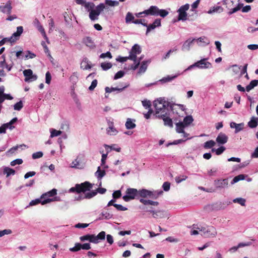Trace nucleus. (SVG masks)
Here are the masks:
<instances>
[{"mask_svg":"<svg viewBox=\"0 0 258 258\" xmlns=\"http://www.w3.org/2000/svg\"><path fill=\"white\" fill-rule=\"evenodd\" d=\"M154 105L156 110L155 114L160 117L162 114L167 115L169 112V103L164 98H159L154 101Z\"/></svg>","mask_w":258,"mask_h":258,"instance_id":"f257e3e1","label":"nucleus"},{"mask_svg":"<svg viewBox=\"0 0 258 258\" xmlns=\"http://www.w3.org/2000/svg\"><path fill=\"white\" fill-rule=\"evenodd\" d=\"M198 228L201 235L207 238H214L217 235V232L216 229L212 226H204L201 225H195L194 227Z\"/></svg>","mask_w":258,"mask_h":258,"instance_id":"f03ea898","label":"nucleus"},{"mask_svg":"<svg viewBox=\"0 0 258 258\" xmlns=\"http://www.w3.org/2000/svg\"><path fill=\"white\" fill-rule=\"evenodd\" d=\"M222 4L226 8L230 10L229 15H231L240 10L243 4L239 3V0H223Z\"/></svg>","mask_w":258,"mask_h":258,"instance_id":"7ed1b4c3","label":"nucleus"},{"mask_svg":"<svg viewBox=\"0 0 258 258\" xmlns=\"http://www.w3.org/2000/svg\"><path fill=\"white\" fill-rule=\"evenodd\" d=\"M106 233L104 231L100 232L97 235L94 234H86L80 237L81 241H88L95 244L98 243L100 240H104Z\"/></svg>","mask_w":258,"mask_h":258,"instance_id":"20e7f679","label":"nucleus"},{"mask_svg":"<svg viewBox=\"0 0 258 258\" xmlns=\"http://www.w3.org/2000/svg\"><path fill=\"white\" fill-rule=\"evenodd\" d=\"M144 13L146 15L159 16L162 18L165 17L169 14L167 10L159 9L158 7L155 6H151L148 9L145 10Z\"/></svg>","mask_w":258,"mask_h":258,"instance_id":"39448f33","label":"nucleus"},{"mask_svg":"<svg viewBox=\"0 0 258 258\" xmlns=\"http://www.w3.org/2000/svg\"><path fill=\"white\" fill-rule=\"evenodd\" d=\"M93 187V185L88 181H85L81 184H76L75 186L72 187L69 190L70 192L85 193L90 191Z\"/></svg>","mask_w":258,"mask_h":258,"instance_id":"423d86ee","label":"nucleus"},{"mask_svg":"<svg viewBox=\"0 0 258 258\" xmlns=\"http://www.w3.org/2000/svg\"><path fill=\"white\" fill-rule=\"evenodd\" d=\"M194 121L193 117L191 115L185 116L182 122L180 121L175 124L176 131L177 133H180L183 132V129L188 126Z\"/></svg>","mask_w":258,"mask_h":258,"instance_id":"0eeeda50","label":"nucleus"},{"mask_svg":"<svg viewBox=\"0 0 258 258\" xmlns=\"http://www.w3.org/2000/svg\"><path fill=\"white\" fill-rule=\"evenodd\" d=\"M23 28L22 26H19L17 28V32L13 34L10 38H5L0 41V46L3 45L6 41H10L11 43L15 42L23 33Z\"/></svg>","mask_w":258,"mask_h":258,"instance_id":"6e6552de","label":"nucleus"},{"mask_svg":"<svg viewBox=\"0 0 258 258\" xmlns=\"http://www.w3.org/2000/svg\"><path fill=\"white\" fill-rule=\"evenodd\" d=\"M139 196L143 198H150L152 199H157L159 196L162 194V191H151L145 189L138 190Z\"/></svg>","mask_w":258,"mask_h":258,"instance_id":"1a4fd4ad","label":"nucleus"},{"mask_svg":"<svg viewBox=\"0 0 258 258\" xmlns=\"http://www.w3.org/2000/svg\"><path fill=\"white\" fill-rule=\"evenodd\" d=\"M105 8L104 5L103 4H100L98 5L96 8L93 9L89 13V18L92 21H95L98 19V16L100 14L101 12Z\"/></svg>","mask_w":258,"mask_h":258,"instance_id":"9d476101","label":"nucleus"},{"mask_svg":"<svg viewBox=\"0 0 258 258\" xmlns=\"http://www.w3.org/2000/svg\"><path fill=\"white\" fill-rule=\"evenodd\" d=\"M139 196V191L136 188H129L126 190V195L122 198L125 202H128L138 198Z\"/></svg>","mask_w":258,"mask_h":258,"instance_id":"9b49d317","label":"nucleus"},{"mask_svg":"<svg viewBox=\"0 0 258 258\" xmlns=\"http://www.w3.org/2000/svg\"><path fill=\"white\" fill-rule=\"evenodd\" d=\"M142 50L140 46L137 44H135L132 48L130 52V59L134 61V62L137 61V55L141 53Z\"/></svg>","mask_w":258,"mask_h":258,"instance_id":"f8f14e48","label":"nucleus"},{"mask_svg":"<svg viewBox=\"0 0 258 258\" xmlns=\"http://www.w3.org/2000/svg\"><path fill=\"white\" fill-rule=\"evenodd\" d=\"M189 5L187 4L181 6L178 10L177 12L178 13V21H185L187 18L186 11L189 9Z\"/></svg>","mask_w":258,"mask_h":258,"instance_id":"ddd939ff","label":"nucleus"},{"mask_svg":"<svg viewBox=\"0 0 258 258\" xmlns=\"http://www.w3.org/2000/svg\"><path fill=\"white\" fill-rule=\"evenodd\" d=\"M23 74L25 76V81L26 82H32L37 79V76L33 74V71L31 69L25 70L23 71Z\"/></svg>","mask_w":258,"mask_h":258,"instance_id":"4468645a","label":"nucleus"},{"mask_svg":"<svg viewBox=\"0 0 258 258\" xmlns=\"http://www.w3.org/2000/svg\"><path fill=\"white\" fill-rule=\"evenodd\" d=\"M12 7L11 1H8L6 4L0 5V11L3 13L10 15L12 12Z\"/></svg>","mask_w":258,"mask_h":258,"instance_id":"2eb2a0df","label":"nucleus"},{"mask_svg":"<svg viewBox=\"0 0 258 258\" xmlns=\"http://www.w3.org/2000/svg\"><path fill=\"white\" fill-rule=\"evenodd\" d=\"M214 185L217 189L224 188L228 186V180L227 178L215 180Z\"/></svg>","mask_w":258,"mask_h":258,"instance_id":"dca6fc26","label":"nucleus"},{"mask_svg":"<svg viewBox=\"0 0 258 258\" xmlns=\"http://www.w3.org/2000/svg\"><path fill=\"white\" fill-rule=\"evenodd\" d=\"M207 58H203L196 62L197 68L201 69L211 68L212 64L210 62L207 61Z\"/></svg>","mask_w":258,"mask_h":258,"instance_id":"f3484780","label":"nucleus"},{"mask_svg":"<svg viewBox=\"0 0 258 258\" xmlns=\"http://www.w3.org/2000/svg\"><path fill=\"white\" fill-rule=\"evenodd\" d=\"M70 167L73 168L81 169L84 168L85 163L83 162L79 157H77L72 162Z\"/></svg>","mask_w":258,"mask_h":258,"instance_id":"a211bd4d","label":"nucleus"},{"mask_svg":"<svg viewBox=\"0 0 258 258\" xmlns=\"http://www.w3.org/2000/svg\"><path fill=\"white\" fill-rule=\"evenodd\" d=\"M161 26V20L156 19L152 24L147 25L146 34H147L151 30L155 29L156 27Z\"/></svg>","mask_w":258,"mask_h":258,"instance_id":"6ab92c4d","label":"nucleus"},{"mask_svg":"<svg viewBox=\"0 0 258 258\" xmlns=\"http://www.w3.org/2000/svg\"><path fill=\"white\" fill-rule=\"evenodd\" d=\"M198 45L200 46H205L208 45L210 41V40L206 36H202L198 39H196Z\"/></svg>","mask_w":258,"mask_h":258,"instance_id":"aec40b11","label":"nucleus"},{"mask_svg":"<svg viewBox=\"0 0 258 258\" xmlns=\"http://www.w3.org/2000/svg\"><path fill=\"white\" fill-rule=\"evenodd\" d=\"M108 127L106 128V132L108 135L115 136L118 133L117 130L114 127L113 123L111 121L108 122Z\"/></svg>","mask_w":258,"mask_h":258,"instance_id":"412c9836","label":"nucleus"},{"mask_svg":"<svg viewBox=\"0 0 258 258\" xmlns=\"http://www.w3.org/2000/svg\"><path fill=\"white\" fill-rule=\"evenodd\" d=\"M228 138L226 134L220 133L216 138V142L219 144H224L228 141Z\"/></svg>","mask_w":258,"mask_h":258,"instance_id":"4be33fe9","label":"nucleus"},{"mask_svg":"<svg viewBox=\"0 0 258 258\" xmlns=\"http://www.w3.org/2000/svg\"><path fill=\"white\" fill-rule=\"evenodd\" d=\"M244 123L243 122L240 123H236L234 122H231L230 123V126L231 128H235V133H237L244 128Z\"/></svg>","mask_w":258,"mask_h":258,"instance_id":"5701e85b","label":"nucleus"},{"mask_svg":"<svg viewBox=\"0 0 258 258\" xmlns=\"http://www.w3.org/2000/svg\"><path fill=\"white\" fill-rule=\"evenodd\" d=\"M97 194V192L95 191H91L85 194L84 196H79L78 197H75L76 200H82L84 199H90L95 196Z\"/></svg>","mask_w":258,"mask_h":258,"instance_id":"b1692460","label":"nucleus"},{"mask_svg":"<svg viewBox=\"0 0 258 258\" xmlns=\"http://www.w3.org/2000/svg\"><path fill=\"white\" fill-rule=\"evenodd\" d=\"M57 194V189L53 188L52 190L46 192L41 196V198L43 200L46 199H52L51 198L55 196Z\"/></svg>","mask_w":258,"mask_h":258,"instance_id":"393cba45","label":"nucleus"},{"mask_svg":"<svg viewBox=\"0 0 258 258\" xmlns=\"http://www.w3.org/2000/svg\"><path fill=\"white\" fill-rule=\"evenodd\" d=\"M195 38H189L186 40L182 46V50L183 51H189L190 50L191 45H192V43L195 41Z\"/></svg>","mask_w":258,"mask_h":258,"instance_id":"a878e982","label":"nucleus"},{"mask_svg":"<svg viewBox=\"0 0 258 258\" xmlns=\"http://www.w3.org/2000/svg\"><path fill=\"white\" fill-rule=\"evenodd\" d=\"M135 122L136 119L127 118L125 123L126 128L127 130H131L135 128L136 126Z\"/></svg>","mask_w":258,"mask_h":258,"instance_id":"bb28decb","label":"nucleus"},{"mask_svg":"<svg viewBox=\"0 0 258 258\" xmlns=\"http://www.w3.org/2000/svg\"><path fill=\"white\" fill-rule=\"evenodd\" d=\"M159 117L161 118L163 120L165 125L171 127L173 126L172 120L167 116V115L162 114V115H160Z\"/></svg>","mask_w":258,"mask_h":258,"instance_id":"cd10ccee","label":"nucleus"},{"mask_svg":"<svg viewBox=\"0 0 258 258\" xmlns=\"http://www.w3.org/2000/svg\"><path fill=\"white\" fill-rule=\"evenodd\" d=\"M17 120L18 118L17 117H14L10 122L3 124L2 126L5 128V132L6 131V129L7 128H9L10 130H12L15 127L14 126L12 125V124L15 123Z\"/></svg>","mask_w":258,"mask_h":258,"instance_id":"c85d7f7f","label":"nucleus"},{"mask_svg":"<svg viewBox=\"0 0 258 258\" xmlns=\"http://www.w3.org/2000/svg\"><path fill=\"white\" fill-rule=\"evenodd\" d=\"M247 125L251 128L256 127L258 125V118L255 116L251 117L250 120L248 122Z\"/></svg>","mask_w":258,"mask_h":258,"instance_id":"c756f323","label":"nucleus"},{"mask_svg":"<svg viewBox=\"0 0 258 258\" xmlns=\"http://www.w3.org/2000/svg\"><path fill=\"white\" fill-rule=\"evenodd\" d=\"M91 67V63L88 59L86 57L84 58L81 63V68L83 70H89Z\"/></svg>","mask_w":258,"mask_h":258,"instance_id":"7c9ffc66","label":"nucleus"},{"mask_svg":"<svg viewBox=\"0 0 258 258\" xmlns=\"http://www.w3.org/2000/svg\"><path fill=\"white\" fill-rule=\"evenodd\" d=\"M224 11L223 8L221 6H214L210 8L208 11V14H212L215 13H221Z\"/></svg>","mask_w":258,"mask_h":258,"instance_id":"2f4dec72","label":"nucleus"},{"mask_svg":"<svg viewBox=\"0 0 258 258\" xmlns=\"http://www.w3.org/2000/svg\"><path fill=\"white\" fill-rule=\"evenodd\" d=\"M113 217L112 214L109 213L107 211H103L101 212V213L100 214V217H99V220H109L111 218H112Z\"/></svg>","mask_w":258,"mask_h":258,"instance_id":"473e14b6","label":"nucleus"},{"mask_svg":"<svg viewBox=\"0 0 258 258\" xmlns=\"http://www.w3.org/2000/svg\"><path fill=\"white\" fill-rule=\"evenodd\" d=\"M180 75V74H177V75H174V76H167L166 77H165L163 78L162 79L159 80V82H161L162 83H165L167 82H169L173 80L174 79H175L177 76H178Z\"/></svg>","mask_w":258,"mask_h":258,"instance_id":"72a5a7b5","label":"nucleus"},{"mask_svg":"<svg viewBox=\"0 0 258 258\" xmlns=\"http://www.w3.org/2000/svg\"><path fill=\"white\" fill-rule=\"evenodd\" d=\"M106 173L104 170H101L100 167H98L97 171L95 173V175L97 179L100 180L102 178L105 176Z\"/></svg>","mask_w":258,"mask_h":258,"instance_id":"f704fd0d","label":"nucleus"},{"mask_svg":"<svg viewBox=\"0 0 258 258\" xmlns=\"http://www.w3.org/2000/svg\"><path fill=\"white\" fill-rule=\"evenodd\" d=\"M258 84V80H254L251 81L250 83L246 86V91L247 92L250 91L252 89H253L255 87H256Z\"/></svg>","mask_w":258,"mask_h":258,"instance_id":"c9c22d12","label":"nucleus"},{"mask_svg":"<svg viewBox=\"0 0 258 258\" xmlns=\"http://www.w3.org/2000/svg\"><path fill=\"white\" fill-rule=\"evenodd\" d=\"M153 217L155 218H162L165 216V213L163 211L158 210L152 211Z\"/></svg>","mask_w":258,"mask_h":258,"instance_id":"e433bc0d","label":"nucleus"},{"mask_svg":"<svg viewBox=\"0 0 258 258\" xmlns=\"http://www.w3.org/2000/svg\"><path fill=\"white\" fill-rule=\"evenodd\" d=\"M140 202L145 205H150L157 206L159 204L158 202H155L151 200H147L143 199H141L140 200Z\"/></svg>","mask_w":258,"mask_h":258,"instance_id":"4c0bfd02","label":"nucleus"},{"mask_svg":"<svg viewBox=\"0 0 258 258\" xmlns=\"http://www.w3.org/2000/svg\"><path fill=\"white\" fill-rule=\"evenodd\" d=\"M127 86H125L122 88H117V87H111V88H109V87H106L105 89V91L106 93H111L112 92H113V91H117L118 92H121L122 91H123V90L126 87H127Z\"/></svg>","mask_w":258,"mask_h":258,"instance_id":"58836bf2","label":"nucleus"},{"mask_svg":"<svg viewBox=\"0 0 258 258\" xmlns=\"http://www.w3.org/2000/svg\"><path fill=\"white\" fill-rule=\"evenodd\" d=\"M148 67V61H144L142 62L141 66L139 69V70L138 71V74H141L144 73Z\"/></svg>","mask_w":258,"mask_h":258,"instance_id":"ea45409f","label":"nucleus"},{"mask_svg":"<svg viewBox=\"0 0 258 258\" xmlns=\"http://www.w3.org/2000/svg\"><path fill=\"white\" fill-rule=\"evenodd\" d=\"M84 42L85 44L89 47L93 48L95 47L94 42L90 37H86L84 39Z\"/></svg>","mask_w":258,"mask_h":258,"instance_id":"a19ab883","label":"nucleus"},{"mask_svg":"<svg viewBox=\"0 0 258 258\" xmlns=\"http://www.w3.org/2000/svg\"><path fill=\"white\" fill-rule=\"evenodd\" d=\"M245 176H247V175H245L244 174H239L234 177L231 182V184H234V183L238 182L240 180H244L245 179Z\"/></svg>","mask_w":258,"mask_h":258,"instance_id":"79ce46f5","label":"nucleus"},{"mask_svg":"<svg viewBox=\"0 0 258 258\" xmlns=\"http://www.w3.org/2000/svg\"><path fill=\"white\" fill-rule=\"evenodd\" d=\"M86 10L89 13L94 8L95 5L93 3L85 2L83 5Z\"/></svg>","mask_w":258,"mask_h":258,"instance_id":"37998d69","label":"nucleus"},{"mask_svg":"<svg viewBox=\"0 0 258 258\" xmlns=\"http://www.w3.org/2000/svg\"><path fill=\"white\" fill-rule=\"evenodd\" d=\"M61 199L59 197H55L54 198H52V199H46L44 200V201L42 202V205H44L46 204L50 203L54 201H61Z\"/></svg>","mask_w":258,"mask_h":258,"instance_id":"c03bdc74","label":"nucleus"},{"mask_svg":"<svg viewBox=\"0 0 258 258\" xmlns=\"http://www.w3.org/2000/svg\"><path fill=\"white\" fill-rule=\"evenodd\" d=\"M135 17L131 12H127L125 17V23L128 24L134 21Z\"/></svg>","mask_w":258,"mask_h":258,"instance_id":"a18cd8bd","label":"nucleus"},{"mask_svg":"<svg viewBox=\"0 0 258 258\" xmlns=\"http://www.w3.org/2000/svg\"><path fill=\"white\" fill-rule=\"evenodd\" d=\"M216 143L213 140H210L204 143V147L206 149H210L215 145Z\"/></svg>","mask_w":258,"mask_h":258,"instance_id":"49530a36","label":"nucleus"},{"mask_svg":"<svg viewBox=\"0 0 258 258\" xmlns=\"http://www.w3.org/2000/svg\"><path fill=\"white\" fill-rule=\"evenodd\" d=\"M44 201V200L43 199H41V197L39 199H36L34 200L31 201L29 205L31 206L36 205L39 203H40L42 205V202Z\"/></svg>","mask_w":258,"mask_h":258,"instance_id":"de8ad7c7","label":"nucleus"},{"mask_svg":"<svg viewBox=\"0 0 258 258\" xmlns=\"http://www.w3.org/2000/svg\"><path fill=\"white\" fill-rule=\"evenodd\" d=\"M4 173L7 174V176L8 177L11 175H14L15 173V171L9 167H6L4 169Z\"/></svg>","mask_w":258,"mask_h":258,"instance_id":"09e8293b","label":"nucleus"},{"mask_svg":"<svg viewBox=\"0 0 258 258\" xmlns=\"http://www.w3.org/2000/svg\"><path fill=\"white\" fill-rule=\"evenodd\" d=\"M187 178V176L184 175H180L175 178V181L177 183H179L182 181L185 180Z\"/></svg>","mask_w":258,"mask_h":258,"instance_id":"8fccbe9b","label":"nucleus"},{"mask_svg":"<svg viewBox=\"0 0 258 258\" xmlns=\"http://www.w3.org/2000/svg\"><path fill=\"white\" fill-rule=\"evenodd\" d=\"M50 138H53L54 137H57L61 135L62 132L60 131H57L55 129L51 128L50 130Z\"/></svg>","mask_w":258,"mask_h":258,"instance_id":"3c124183","label":"nucleus"},{"mask_svg":"<svg viewBox=\"0 0 258 258\" xmlns=\"http://www.w3.org/2000/svg\"><path fill=\"white\" fill-rule=\"evenodd\" d=\"M81 249V244L80 243H76L75 246L70 248L69 250L72 252H76Z\"/></svg>","mask_w":258,"mask_h":258,"instance_id":"603ef678","label":"nucleus"},{"mask_svg":"<svg viewBox=\"0 0 258 258\" xmlns=\"http://www.w3.org/2000/svg\"><path fill=\"white\" fill-rule=\"evenodd\" d=\"M23 146L26 147V145H25L24 144H22L20 146H16L13 147L8 151L7 153L12 154L14 153L18 150V149L19 148L23 147Z\"/></svg>","mask_w":258,"mask_h":258,"instance_id":"864d4df0","label":"nucleus"},{"mask_svg":"<svg viewBox=\"0 0 258 258\" xmlns=\"http://www.w3.org/2000/svg\"><path fill=\"white\" fill-rule=\"evenodd\" d=\"M233 202L235 203H238L242 206L245 205V200L241 198H236L233 200Z\"/></svg>","mask_w":258,"mask_h":258,"instance_id":"5fc2aeb1","label":"nucleus"},{"mask_svg":"<svg viewBox=\"0 0 258 258\" xmlns=\"http://www.w3.org/2000/svg\"><path fill=\"white\" fill-rule=\"evenodd\" d=\"M105 4L109 6L114 7L117 6L119 2L117 1L105 0Z\"/></svg>","mask_w":258,"mask_h":258,"instance_id":"6e6d98bb","label":"nucleus"},{"mask_svg":"<svg viewBox=\"0 0 258 258\" xmlns=\"http://www.w3.org/2000/svg\"><path fill=\"white\" fill-rule=\"evenodd\" d=\"M109 152V151H107L106 154H102V158H101V165L104 166V168H108V166L106 165H105V161L107 157L108 153Z\"/></svg>","mask_w":258,"mask_h":258,"instance_id":"4d7b16f0","label":"nucleus"},{"mask_svg":"<svg viewBox=\"0 0 258 258\" xmlns=\"http://www.w3.org/2000/svg\"><path fill=\"white\" fill-rule=\"evenodd\" d=\"M23 107V104L22 101H20L14 105V109L15 110L19 111Z\"/></svg>","mask_w":258,"mask_h":258,"instance_id":"13d9d810","label":"nucleus"},{"mask_svg":"<svg viewBox=\"0 0 258 258\" xmlns=\"http://www.w3.org/2000/svg\"><path fill=\"white\" fill-rule=\"evenodd\" d=\"M25 53H26L25 55V59H28L29 58H33L36 56V55L34 53L31 52L30 51H27L25 52Z\"/></svg>","mask_w":258,"mask_h":258,"instance_id":"bf43d9fd","label":"nucleus"},{"mask_svg":"<svg viewBox=\"0 0 258 258\" xmlns=\"http://www.w3.org/2000/svg\"><path fill=\"white\" fill-rule=\"evenodd\" d=\"M115 145H112V146H109V145H104V147L105 148L106 150H108V149H110V150H115L118 152H119L120 151V148H115L114 146Z\"/></svg>","mask_w":258,"mask_h":258,"instance_id":"052dcab7","label":"nucleus"},{"mask_svg":"<svg viewBox=\"0 0 258 258\" xmlns=\"http://www.w3.org/2000/svg\"><path fill=\"white\" fill-rule=\"evenodd\" d=\"M101 67L103 70H107L111 68L112 64L109 62H103L101 64Z\"/></svg>","mask_w":258,"mask_h":258,"instance_id":"680f3d73","label":"nucleus"},{"mask_svg":"<svg viewBox=\"0 0 258 258\" xmlns=\"http://www.w3.org/2000/svg\"><path fill=\"white\" fill-rule=\"evenodd\" d=\"M43 154L42 152L39 151V152L34 153L32 154V157L33 159H38V158L42 157L43 156Z\"/></svg>","mask_w":258,"mask_h":258,"instance_id":"e2e57ef3","label":"nucleus"},{"mask_svg":"<svg viewBox=\"0 0 258 258\" xmlns=\"http://www.w3.org/2000/svg\"><path fill=\"white\" fill-rule=\"evenodd\" d=\"M0 58L2 59V60L0 61V69H4L7 64L5 55H3Z\"/></svg>","mask_w":258,"mask_h":258,"instance_id":"0e129e2a","label":"nucleus"},{"mask_svg":"<svg viewBox=\"0 0 258 258\" xmlns=\"http://www.w3.org/2000/svg\"><path fill=\"white\" fill-rule=\"evenodd\" d=\"M124 75V72L122 71H118L117 73L115 74L114 77V80H117L118 79L122 78Z\"/></svg>","mask_w":258,"mask_h":258,"instance_id":"69168bd1","label":"nucleus"},{"mask_svg":"<svg viewBox=\"0 0 258 258\" xmlns=\"http://www.w3.org/2000/svg\"><path fill=\"white\" fill-rule=\"evenodd\" d=\"M12 230L10 229H5L0 231V237L5 235H8L12 233Z\"/></svg>","mask_w":258,"mask_h":258,"instance_id":"338daca9","label":"nucleus"},{"mask_svg":"<svg viewBox=\"0 0 258 258\" xmlns=\"http://www.w3.org/2000/svg\"><path fill=\"white\" fill-rule=\"evenodd\" d=\"M23 163V160L22 159H17L16 160H14L13 161H12L11 162V166H15L17 164H21L22 163Z\"/></svg>","mask_w":258,"mask_h":258,"instance_id":"774afa93","label":"nucleus"}]
</instances>
